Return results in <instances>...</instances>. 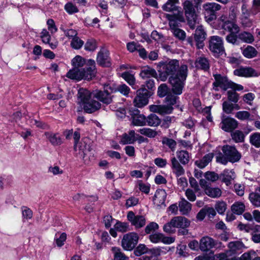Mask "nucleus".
Instances as JSON below:
<instances>
[{
  "mask_svg": "<svg viewBox=\"0 0 260 260\" xmlns=\"http://www.w3.org/2000/svg\"><path fill=\"white\" fill-rule=\"evenodd\" d=\"M176 226L173 219L164 224L163 226L164 231L168 234H173L175 232Z\"/></svg>",
  "mask_w": 260,
  "mask_h": 260,
  "instance_id": "48",
  "label": "nucleus"
},
{
  "mask_svg": "<svg viewBox=\"0 0 260 260\" xmlns=\"http://www.w3.org/2000/svg\"><path fill=\"white\" fill-rule=\"evenodd\" d=\"M132 123L136 126L146 125V117L143 114H135L132 117Z\"/></svg>",
  "mask_w": 260,
  "mask_h": 260,
  "instance_id": "36",
  "label": "nucleus"
},
{
  "mask_svg": "<svg viewBox=\"0 0 260 260\" xmlns=\"http://www.w3.org/2000/svg\"><path fill=\"white\" fill-rule=\"evenodd\" d=\"M222 27L230 32H239V26L234 22L230 21H225L222 25Z\"/></svg>",
  "mask_w": 260,
  "mask_h": 260,
  "instance_id": "42",
  "label": "nucleus"
},
{
  "mask_svg": "<svg viewBox=\"0 0 260 260\" xmlns=\"http://www.w3.org/2000/svg\"><path fill=\"white\" fill-rule=\"evenodd\" d=\"M134 104L135 107L140 108L148 104V91L146 89L141 88L137 90Z\"/></svg>",
  "mask_w": 260,
  "mask_h": 260,
  "instance_id": "11",
  "label": "nucleus"
},
{
  "mask_svg": "<svg viewBox=\"0 0 260 260\" xmlns=\"http://www.w3.org/2000/svg\"><path fill=\"white\" fill-rule=\"evenodd\" d=\"M71 47L76 50L80 49L84 45V41L82 40L78 35L73 38L71 42Z\"/></svg>",
  "mask_w": 260,
  "mask_h": 260,
  "instance_id": "50",
  "label": "nucleus"
},
{
  "mask_svg": "<svg viewBox=\"0 0 260 260\" xmlns=\"http://www.w3.org/2000/svg\"><path fill=\"white\" fill-rule=\"evenodd\" d=\"M197 68L206 71L209 69V60L204 57H199L196 61Z\"/></svg>",
  "mask_w": 260,
  "mask_h": 260,
  "instance_id": "41",
  "label": "nucleus"
},
{
  "mask_svg": "<svg viewBox=\"0 0 260 260\" xmlns=\"http://www.w3.org/2000/svg\"><path fill=\"white\" fill-rule=\"evenodd\" d=\"M138 132L141 135L150 138H154L157 135L156 131L147 127L140 128L138 130Z\"/></svg>",
  "mask_w": 260,
  "mask_h": 260,
  "instance_id": "46",
  "label": "nucleus"
},
{
  "mask_svg": "<svg viewBox=\"0 0 260 260\" xmlns=\"http://www.w3.org/2000/svg\"><path fill=\"white\" fill-rule=\"evenodd\" d=\"M229 255L227 251L224 253H220L217 254L213 255L207 258V260H225Z\"/></svg>",
  "mask_w": 260,
  "mask_h": 260,
  "instance_id": "61",
  "label": "nucleus"
},
{
  "mask_svg": "<svg viewBox=\"0 0 260 260\" xmlns=\"http://www.w3.org/2000/svg\"><path fill=\"white\" fill-rule=\"evenodd\" d=\"M128 226V225L126 223L118 221L115 224L114 228L117 231L124 233L127 231Z\"/></svg>",
  "mask_w": 260,
  "mask_h": 260,
  "instance_id": "58",
  "label": "nucleus"
},
{
  "mask_svg": "<svg viewBox=\"0 0 260 260\" xmlns=\"http://www.w3.org/2000/svg\"><path fill=\"white\" fill-rule=\"evenodd\" d=\"M136 133L134 130L124 133L121 136L120 143L122 145L134 144L136 142Z\"/></svg>",
  "mask_w": 260,
  "mask_h": 260,
  "instance_id": "23",
  "label": "nucleus"
},
{
  "mask_svg": "<svg viewBox=\"0 0 260 260\" xmlns=\"http://www.w3.org/2000/svg\"><path fill=\"white\" fill-rule=\"evenodd\" d=\"M215 208L219 214H223L227 208V205L223 201H218L215 205Z\"/></svg>",
  "mask_w": 260,
  "mask_h": 260,
  "instance_id": "55",
  "label": "nucleus"
},
{
  "mask_svg": "<svg viewBox=\"0 0 260 260\" xmlns=\"http://www.w3.org/2000/svg\"><path fill=\"white\" fill-rule=\"evenodd\" d=\"M40 37L42 42L44 44H48L52 49H54L57 47L58 44L57 41H54L51 42V38L49 31L47 29H43L42 30L40 34Z\"/></svg>",
  "mask_w": 260,
  "mask_h": 260,
  "instance_id": "22",
  "label": "nucleus"
},
{
  "mask_svg": "<svg viewBox=\"0 0 260 260\" xmlns=\"http://www.w3.org/2000/svg\"><path fill=\"white\" fill-rule=\"evenodd\" d=\"M127 218L131 224L136 229L144 226L146 223V219L142 215H135L133 211H129L127 215Z\"/></svg>",
  "mask_w": 260,
  "mask_h": 260,
  "instance_id": "14",
  "label": "nucleus"
},
{
  "mask_svg": "<svg viewBox=\"0 0 260 260\" xmlns=\"http://www.w3.org/2000/svg\"><path fill=\"white\" fill-rule=\"evenodd\" d=\"M160 122V119L155 114H151L146 118V124L150 126H157Z\"/></svg>",
  "mask_w": 260,
  "mask_h": 260,
  "instance_id": "37",
  "label": "nucleus"
},
{
  "mask_svg": "<svg viewBox=\"0 0 260 260\" xmlns=\"http://www.w3.org/2000/svg\"><path fill=\"white\" fill-rule=\"evenodd\" d=\"M173 219L175 222L176 228L183 229V231H179V233L182 235L187 234V231L185 230V229L189 226L190 221L186 218L181 216H175Z\"/></svg>",
  "mask_w": 260,
  "mask_h": 260,
  "instance_id": "16",
  "label": "nucleus"
},
{
  "mask_svg": "<svg viewBox=\"0 0 260 260\" xmlns=\"http://www.w3.org/2000/svg\"><path fill=\"white\" fill-rule=\"evenodd\" d=\"M213 157V154L212 153L205 155L202 159L195 161V164L199 168L203 169L205 168L212 160Z\"/></svg>",
  "mask_w": 260,
  "mask_h": 260,
  "instance_id": "32",
  "label": "nucleus"
},
{
  "mask_svg": "<svg viewBox=\"0 0 260 260\" xmlns=\"http://www.w3.org/2000/svg\"><path fill=\"white\" fill-rule=\"evenodd\" d=\"M92 97V94L87 89L83 88L79 89V102L83 106L85 112L88 113L94 112L101 108V104L96 101L91 100Z\"/></svg>",
  "mask_w": 260,
  "mask_h": 260,
  "instance_id": "4",
  "label": "nucleus"
},
{
  "mask_svg": "<svg viewBox=\"0 0 260 260\" xmlns=\"http://www.w3.org/2000/svg\"><path fill=\"white\" fill-rule=\"evenodd\" d=\"M176 154L178 158L182 164L186 165L188 162L189 156L188 153L186 151H178Z\"/></svg>",
  "mask_w": 260,
  "mask_h": 260,
  "instance_id": "45",
  "label": "nucleus"
},
{
  "mask_svg": "<svg viewBox=\"0 0 260 260\" xmlns=\"http://www.w3.org/2000/svg\"><path fill=\"white\" fill-rule=\"evenodd\" d=\"M216 81L213 83L215 90H218L217 87H220L224 90L230 88L232 81L228 80L225 76H221L220 74L214 75Z\"/></svg>",
  "mask_w": 260,
  "mask_h": 260,
  "instance_id": "15",
  "label": "nucleus"
},
{
  "mask_svg": "<svg viewBox=\"0 0 260 260\" xmlns=\"http://www.w3.org/2000/svg\"><path fill=\"white\" fill-rule=\"evenodd\" d=\"M73 69H70L66 76L75 81L81 80H90L93 78L96 73L95 63L92 59H85L80 55H76L71 60Z\"/></svg>",
  "mask_w": 260,
  "mask_h": 260,
  "instance_id": "2",
  "label": "nucleus"
},
{
  "mask_svg": "<svg viewBox=\"0 0 260 260\" xmlns=\"http://www.w3.org/2000/svg\"><path fill=\"white\" fill-rule=\"evenodd\" d=\"M156 75L157 74L155 70L148 67H144L140 73V76L144 79L150 77H155Z\"/></svg>",
  "mask_w": 260,
  "mask_h": 260,
  "instance_id": "35",
  "label": "nucleus"
},
{
  "mask_svg": "<svg viewBox=\"0 0 260 260\" xmlns=\"http://www.w3.org/2000/svg\"><path fill=\"white\" fill-rule=\"evenodd\" d=\"M217 243L216 241L210 237H203L200 241V249L202 251H207L215 247Z\"/></svg>",
  "mask_w": 260,
  "mask_h": 260,
  "instance_id": "17",
  "label": "nucleus"
},
{
  "mask_svg": "<svg viewBox=\"0 0 260 260\" xmlns=\"http://www.w3.org/2000/svg\"><path fill=\"white\" fill-rule=\"evenodd\" d=\"M162 143L167 146L173 151L175 150L177 145L176 142L175 140L166 137L162 139Z\"/></svg>",
  "mask_w": 260,
  "mask_h": 260,
  "instance_id": "54",
  "label": "nucleus"
},
{
  "mask_svg": "<svg viewBox=\"0 0 260 260\" xmlns=\"http://www.w3.org/2000/svg\"><path fill=\"white\" fill-rule=\"evenodd\" d=\"M249 200L251 204L255 207H260V188L249 194Z\"/></svg>",
  "mask_w": 260,
  "mask_h": 260,
  "instance_id": "29",
  "label": "nucleus"
},
{
  "mask_svg": "<svg viewBox=\"0 0 260 260\" xmlns=\"http://www.w3.org/2000/svg\"><path fill=\"white\" fill-rule=\"evenodd\" d=\"M121 77L129 84L133 88L136 89L137 86L135 85V78L134 75L130 74L128 72H125L122 74Z\"/></svg>",
  "mask_w": 260,
  "mask_h": 260,
  "instance_id": "43",
  "label": "nucleus"
},
{
  "mask_svg": "<svg viewBox=\"0 0 260 260\" xmlns=\"http://www.w3.org/2000/svg\"><path fill=\"white\" fill-rule=\"evenodd\" d=\"M45 135L48 140L54 146L59 145L62 143L61 139L57 134L46 132Z\"/></svg>",
  "mask_w": 260,
  "mask_h": 260,
  "instance_id": "30",
  "label": "nucleus"
},
{
  "mask_svg": "<svg viewBox=\"0 0 260 260\" xmlns=\"http://www.w3.org/2000/svg\"><path fill=\"white\" fill-rule=\"evenodd\" d=\"M251 239L254 243H260V225L255 224L251 229Z\"/></svg>",
  "mask_w": 260,
  "mask_h": 260,
  "instance_id": "33",
  "label": "nucleus"
},
{
  "mask_svg": "<svg viewBox=\"0 0 260 260\" xmlns=\"http://www.w3.org/2000/svg\"><path fill=\"white\" fill-rule=\"evenodd\" d=\"M166 17L169 21V25L174 35L180 40H184L186 36L185 31L177 27L179 22L184 21L183 13L177 12V14L173 15L167 14Z\"/></svg>",
  "mask_w": 260,
  "mask_h": 260,
  "instance_id": "5",
  "label": "nucleus"
},
{
  "mask_svg": "<svg viewBox=\"0 0 260 260\" xmlns=\"http://www.w3.org/2000/svg\"><path fill=\"white\" fill-rule=\"evenodd\" d=\"M238 38L242 41L247 43H251L254 41L253 35L251 33L246 31L239 34Z\"/></svg>",
  "mask_w": 260,
  "mask_h": 260,
  "instance_id": "47",
  "label": "nucleus"
},
{
  "mask_svg": "<svg viewBox=\"0 0 260 260\" xmlns=\"http://www.w3.org/2000/svg\"><path fill=\"white\" fill-rule=\"evenodd\" d=\"M231 210L234 214L240 215L242 214L245 210V205L243 202H235L231 206Z\"/></svg>",
  "mask_w": 260,
  "mask_h": 260,
  "instance_id": "28",
  "label": "nucleus"
},
{
  "mask_svg": "<svg viewBox=\"0 0 260 260\" xmlns=\"http://www.w3.org/2000/svg\"><path fill=\"white\" fill-rule=\"evenodd\" d=\"M64 9L70 14H72L78 12V9L72 3H68L64 6Z\"/></svg>",
  "mask_w": 260,
  "mask_h": 260,
  "instance_id": "64",
  "label": "nucleus"
},
{
  "mask_svg": "<svg viewBox=\"0 0 260 260\" xmlns=\"http://www.w3.org/2000/svg\"><path fill=\"white\" fill-rule=\"evenodd\" d=\"M138 185L141 191L146 194L149 193L150 190V185L149 184L143 183L142 181H139Z\"/></svg>",
  "mask_w": 260,
  "mask_h": 260,
  "instance_id": "60",
  "label": "nucleus"
},
{
  "mask_svg": "<svg viewBox=\"0 0 260 260\" xmlns=\"http://www.w3.org/2000/svg\"><path fill=\"white\" fill-rule=\"evenodd\" d=\"M177 99V97L174 95H167L165 99L166 105L164 106H169L173 108L172 106L176 103Z\"/></svg>",
  "mask_w": 260,
  "mask_h": 260,
  "instance_id": "63",
  "label": "nucleus"
},
{
  "mask_svg": "<svg viewBox=\"0 0 260 260\" xmlns=\"http://www.w3.org/2000/svg\"><path fill=\"white\" fill-rule=\"evenodd\" d=\"M139 240L138 234L131 232L124 235L121 241V246L124 250H132L137 244Z\"/></svg>",
  "mask_w": 260,
  "mask_h": 260,
  "instance_id": "10",
  "label": "nucleus"
},
{
  "mask_svg": "<svg viewBox=\"0 0 260 260\" xmlns=\"http://www.w3.org/2000/svg\"><path fill=\"white\" fill-rule=\"evenodd\" d=\"M244 247V244L241 241H232L228 244L227 252L229 255H235L240 253Z\"/></svg>",
  "mask_w": 260,
  "mask_h": 260,
  "instance_id": "18",
  "label": "nucleus"
},
{
  "mask_svg": "<svg viewBox=\"0 0 260 260\" xmlns=\"http://www.w3.org/2000/svg\"><path fill=\"white\" fill-rule=\"evenodd\" d=\"M221 150L222 153L220 152L216 156V161L218 163L226 165L228 162H238L241 158V153L234 146L224 145Z\"/></svg>",
  "mask_w": 260,
  "mask_h": 260,
  "instance_id": "3",
  "label": "nucleus"
},
{
  "mask_svg": "<svg viewBox=\"0 0 260 260\" xmlns=\"http://www.w3.org/2000/svg\"><path fill=\"white\" fill-rule=\"evenodd\" d=\"M159 228L158 224L155 222H151L147 225L145 228V232L147 234L153 232L157 230Z\"/></svg>",
  "mask_w": 260,
  "mask_h": 260,
  "instance_id": "59",
  "label": "nucleus"
},
{
  "mask_svg": "<svg viewBox=\"0 0 260 260\" xmlns=\"http://www.w3.org/2000/svg\"><path fill=\"white\" fill-rule=\"evenodd\" d=\"M166 197V191L163 189H158L155 193L153 200L158 206H161L165 204Z\"/></svg>",
  "mask_w": 260,
  "mask_h": 260,
  "instance_id": "26",
  "label": "nucleus"
},
{
  "mask_svg": "<svg viewBox=\"0 0 260 260\" xmlns=\"http://www.w3.org/2000/svg\"><path fill=\"white\" fill-rule=\"evenodd\" d=\"M238 121L234 118L226 117L222 114L220 127L225 132H230L238 126Z\"/></svg>",
  "mask_w": 260,
  "mask_h": 260,
  "instance_id": "12",
  "label": "nucleus"
},
{
  "mask_svg": "<svg viewBox=\"0 0 260 260\" xmlns=\"http://www.w3.org/2000/svg\"><path fill=\"white\" fill-rule=\"evenodd\" d=\"M209 49L215 56L222 55L224 53L223 40L219 36H213L209 40Z\"/></svg>",
  "mask_w": 260,
  "mask_h": 260,
  "instance_id": "9",
  "label": "nucleus"
},
{
  "mask_svg": "<svg viewBox=\"0 0 260 260\" xmlns=\"http://www.w3.org/2000/svg\"><path fill=\"white\" fill-rule=\"evenodd\" d=\"M88 140L83 139L79 143L77 144V151H79V154L82 158H84L87 151H90V147L87 144Z\"/></svg>",
  "mask_w": 260,
  "mask_h": 260,
  "instance_id": "27",
  "label": "nucleus"
},
{
  "mask_svg": "<svg viewBox=\"0 0 260 260\" xmlns=\"http://www.w3.org/2000/svg\"><path fill=\"white\" fill-rule=\"evenodd\" d=\"M171 168L172 172L177 177L181 176L185 173V170L182 166L180 164L175 157H173L171 159Z\"/></svg>",
  "mask_w": 260,
  "mask_h": 260,
  "instance_id": "24",
  "label": "nucleus"
},
{
  "mask_svg": "<svg viewBox=\"0 0 260 260\" xmlns=\"http://www.w3.org/2000/svg\"><path fill=\"white\" fill-rule=\"evenodd\" d=\"M233 140L236 143L242 142L244 140V135L240 131H236L231 134Z\"/></svg>",
  "mask_w": 260,
  "mask_h": 260,
  "instance_id": "51",
  "label": "nucleus"
},
{
  "mask_svg": "<svg viewBox=\"0 0 260 260\" xmlns=\"http://www.w3.org/2000/svg\"><path fill=\"white\" fill-rule=\"evenodd\" d=\"M183 9L190 27L191 29H194L198 17L195 7L191 2L186 1L183 3Z\"/></svg>",
  "mask_w": 260,
  "mask_h": 260,
  "instance_id": "7",
  "label": "nucleus"
},
{
  "mask_svg": "<svg viewBox=\"0 0 260 260\" xmlns=\"http://www.w3.org/2000/svg\"><path fill=\"white\" fill-rule=\"evenodd\" d=\"M158 72L159 78L162 81H166L169 76V82L175 94L180 95L182 93L188 75L186 65H180L179 60L171 59L162 63Z\"/></svg>",
  "mask_w": 260,
  "mask_h": 260,
  "instance_id": "1",
  "label": "nucleus"
},
{
  "mask_svg": "<svg viewBox=\"0 0 260 260\" xmlns=\"http://www.w3.org/2000/svg\"><path fill=\"white\" fill-rule=\"evenodd\" d=\"M205 193L211 198H217L221 196L222 191L218 187H212L210 186L209 188L205 189Z\"/></svg>",
  "mask_w": 260,
  "mask_h": 260,
  "instance_id": "34",
  "label": "nucleus"
},
{
  "mask_svg": "<svg viewBox=\"0 0 260 260\" xmlns=\"http://www.w3.org/2000/svg\"><path fill=\"white\" fill-rule=\"evenodd\" d=\"M96 61L103 67H109L111 65L108 51L105 49L101 50L98 54Z\"/></svg>",
  "mask_w": 260,
  "mask_h": 260,
  "instance_id": "20",
  "label": "nucleus"
},
{
  "mask_svg": "<svg viewBox=\"0 0 260 260\" xmlns=\"http://www.w3.org/2000/svg\"><path fill=\"white\" fill-rule=\"evenodd\" d=\"M168 92V87L166 84H161L158 88L157 94L162 98L167 95Z\"/></svg>",
  "mask_w": 260,
  "mask_h": 260,
  "instance_id": "62",
  "label": "nucleus"
},
{
  "mask_svg": "<svg viewBox=\"0 0 260 260\" xmlns=\"http://www.w3.org/2000/svg\"><path fill=\"white\" fill-rule=\"evenodd\" d=\"M250 143L256 147H260V133H254L250 136Z\"/></svg>",
  "mask_w": 260,
  "mask_h": 260,
  "instance_id": "53",
  "label": "nucleus"
},
{
  "mask_svg": "<svg viewBox=\"0 0 260 260\" xmlns=\"http://www.w3.org/2000/svg\"><path fill=\"white\" fill-rule=\"evenodd\" d=\"M150 241L153 243L162 242L165 244H170L174 242L175 238L165 236L163 234L155 233L149 237Z\"/></svg>",
  "mask_w": 260,
  "mask_h": 260,
  "instance_id": "13",
  "label": "nucleus"
},
{
  "mask_svg": "<svg viewBox=\"0 0 260 260\" xmlns=\"http://www.w3.org/2000/svg\"><path fill=\"white\" fill-rule=\"evenodd\" d=\"M104 91L96 90L91 93L93 98H96L104 104H109L112 101L111 93L116 91L117 90L113 88L110 84L105 85L104 87Z\"/></svg>",
  "mask_w": 260,
  "mask_h": 260,
  "instance_id": "6",
  "label": "nucleus"
},
{
  "mask_svg": "<svg viewBox=\"0 0 260 260\" xmlns=\"http://www.w3.org/2000/svg\"><path fill=\"white\" fill-rule=\"evenodd\" d=\"M179 208L182 214L187 215L191 209V204L185 199L182 198L179 202Z\"/></svg>",
  "mask_w": 260,
  "mask_h": 260,
  "instance_id": "31",
  "label": "nucleus"
},
{
  "mask_svg": "<svg viewBox=\"0 0 260 260\" xmlns=\"http://www.w3.org/2000/svg\"><path fill=\"white\" fill-rule=\"evenodd\" d=\"M60 29L63 32L64 36L69 39H73L78 35V32L76 29L67 28L64 25L62 24Z\"/></svg>",
  "mask_w": 260,
  "mask_h": 260,
  "instance_id": "39",
  "label": "nucleus"
},
{
  "mask_svg": "<svg viewBox=\"0 0 260 260\" xmlns=\"http://www.w3.org/2000/svg\"><path fill=\"white\" fill-rule=\"evenodd\" d=\"M205 35L206 34L202 26L197 28L194 34V39L198 48H202L204 46L203 42L205 38Z\"/></svg>",
  "mask_w": 260,
  "mask_h": 260,
  "instance_id": "25",
  "label": "nucleus"
},
{
  "mask_svg": "<svg viewBox=\"0 0 260 260\" xmlns=\"http://www.w3.org/2000/svg\"><path fill=\"white\" fill-rule=\"evenodd\" d=\"M243 55L246 58H251L256 56L257 51L251 46H248L243 50Z\"/></svg>",
  "mask_w": 260,
  "mask_h": 260,
  "instance_id": "44",
  "label": "nucleus"
},
{
  "mask_svg": "<svg viewBox=\"0 0 260 260\" xmlns=\"http://www.w3.org/2000/svg\"><path fill=\"white\" fill-rule=\"evenodd\" d=\"M67 239V234L62 233L60 234L59 237H57V234L55 235V241L57 246L61 247L64 244V242Z\"/></svg>",
  "mask_w": 260,
  "mask_h": 260,
  "instance_id": "57",
  "label": "nucleus"
},
{
  "mask_svg": "<svg viewBox=\"0 0 260 260\" xmlns=\"http://www.w3.org/2000/svg\"><path fill=\"white\" fill-rule=\"evenodd\" d=\"M234 74L236 76L244 77H256L258 76L257 73L252 68L250 67L240 68L234 71Z\"/></svg>",
  "mask_w": 260,
  "mask_h": 260,
  "instance_id": "19",
  "label": "nucleus"
},
{
  "mask_svg": "<svg viewBox=\"0 0 260 260\" xmlns=\"http://www.w3.org/2000/svg\"><path fill=\"white\" fill-rule=\"evenodd\" d=\"M111 251L113 254L114 260H128V257L121 251L119 247H112Z\"/></svg>",
  "mask_w": 260,
  "mask_h": 260,
  "instance_id": "38",
  "label": "nucleus"
},
{
  "mask_svg": "<svg viewBox=\"0 0 260 260\" xmlns=\"http://www.w3.org/2000/svg\"><path fill=\"white\" fill-rule=\"evenodd\" d=\"M235 117L240 120H252L250 113L246 111H240L236 113Z\"/></svg>",
  "mask_w": 260,
  "mask_h": 260,
  "instance_id": "52",
  "label": "nucleus"
},
{
  "mask_svg": "<svg viewBox=\"0 0 260 260\" xmlns=\"http://www.w3.org/2000/svg\"><path fill=\"white\" fill-rule=\"evenodd\" d=\"M221 176H222L223 181L227 185H228L232 180L234 179L236 177L235 173L233 170H224Z\"/></svg>",
  "mask_w": 260,
  "mask_h": 260,
  "instance_id": "40",
  "label": "nucleus"
},
{
  "mask_svg": "<svg viewBox=\"0 0 260 260\" xmlns=\"http://www.w3.org/2000/svg\"><path fill=\"white\" fill-rule=\"evenodd\" d=\"M150 111L160 114H168L172 113L173 108L169 106L151 105L149 106Z\"/></svg>",
  "mask_w": 260,
  "mask_h": 260,
  "instance_id": "21",
  "label": "nucleus"
},
{
  "mask_svg": "<svg viewBox=\"0 0 260 260\" xmlns=\"http://www.w3.org/2000/svg\"><path fill=\"white\" fill-rule=\"evenodd\" d=\"M96 48V41L93 39L88 40L85 43L84 49L86 51H93Z\"/></svg>",
  "mask_w": 260,
  "mask_h": 260,
  "instance_id": "56",
  "label": "nucleus"
},
{
  "mask_svg": "<svg viewBox=\"0 0 260 260\" xmlns=\"http://www.w3.org/2000/svg\"><path fill=\"white\" fill-rule=\"evenodd\" d=\"M178 0H168V1L162 6V9L164 11L171 12L176 10V4L178 3Z\"/></svg>",
  "mask_w": 260,
  "mask_h": 260,
  "instance_id": "49",
  "label": "nucleus"
},
{
  "mask_svg": "<svg viewBox=\"0 0 260 260\" xmlns=\"http://www.w3.org/2000/svg\"><path fill=\"white\" fill-rule=\"evenodd\" d=\"M203 8L205 18L209 23L216 19V12L220 10L221 6L215 3H206L203 5Z\"/></svg>",
  "mask_w": 260,
  "mask_h": 260,
  "instance_id": "8",
  "label": "nucleus"
}]
</instances>
